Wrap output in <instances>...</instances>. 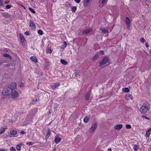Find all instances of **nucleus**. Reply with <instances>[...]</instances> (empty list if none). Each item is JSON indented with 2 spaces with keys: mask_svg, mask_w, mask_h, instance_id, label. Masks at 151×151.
I'll return each instance as SVG.
<instances>
[{
  "mask_svg": "<svg viewBox=\"0 0 151 151\" xmlns=\"http://www.w3.org/2000/svg\"><path fill=\"white\" fill-rule=\"evenodd\" d=\"M150 54H151V49L150 50Z\"/></svg>",
  "mask_w": 151,
  "mask_h": 151,
  "instance_id": "nucleus-59",
  "label": "nucleus"
},
{
  "mask_svg": "<svg viewBox=\"0 0 151 151\" xmlns=\"http://www.w3.org/2000/svg\"><path fill=\"white\" fill-rule=\"evenodd\" d=\"M122 91L125 93H127L129 91V89L127 88H122Z\"/></svg>",
  "mask_w": 151,
  "mask_h": 151,
  "instance_id": "nucleus-21",
  "label": "nucleus"
},
{
  "mask_svg": "<svg viewBox=\"0 0 151 151\" xmlns=\"http://www.w3.org/2000/svg\"><path fill=\"white\" fill-rule=\"evenodd\" d=\"M109 58L108 56H106L104 57L103 59L101 60L99 65L100 66H102L109 62Z\"/></svg>",
  "mask_w": 151,
  "mask_h": 151,
  "instance_id": "nucleus-3",
  "label": "nucleus"
},
{
  "mask_svg": "<svg viewBox=\"0 0 151 151\" xmlns=\"http://www.w3.org/2000/svg\"><path fill=\"white\" fill-rule=\"evenodd\" d=\"M1 63H0V65H1Z\"/></svg>",
  "mask_w": 151,
  "mask_h": 151,
  "instance_id": "nucleus-61",
  "label": "nucleus"
},
{
  "mask_svg": "<svg viewBox=\"0 0 151 151\" xmlns=\"http://www.w3.org/2000/svg\"><path fill=\"white\" fill-rule=\"evenodd\" d=\"M100 53L101 55H103L104 54V52L102 50H100Z\"/></svg>",
  "mask_w": 151,
  "mask_h": 151,
  "instance_id": "nucleus-45",
  "label": "nucleus"
},
{
  "mask_svg": "<svg viewBox=\"0 0 151 151\" xmlns=\"http://www.w3.org/2000/svg\"><path fill=\"white\" fill-rule=\"evenodd\" d=\"M50 136H48V135H47L46 136V137H45V139H47Z\"/></svg>",
  "mask_w": 151,
  "mask_h": 151,
  "instance_id": "nucleus-53",
  "label": "nucleus"
},
{
  "mask_svg": "<svg viewBox=\"0 0 151 151\" xmlns=\"http://www.w3.org/2000/svg\"><path fill=\"white\" fill-rule=\"evenodd\" d=\"M50 134H51V131L50 130V129H47V135L50 136Z\"/></svg>",
  "mask_w": 151,
  "mask_h": 151,
  "instance_id": "nucleus-34",
  "label": "nucleus"
},
{
  "mask_svg": "<svg viewBox=\"0 0 151 151\" xmlns=\"http://www.w3.org/2000/svg\"><path fill=\"white\" fill-rule=\"evenodd\" d=\"M77 9V7L76 6H73L71 9V10L73 12H75Z\"/></svg>",
  "mask_w": 151,
  "mask_h": 151,
  "instance_id": "nucleus-26",
  "label": "nucleus"
},
{
  "mask_svg": "<svg viewBox=\"0 0 151 151\" xmlns=\"http://www.w3.org/2000/svg\"><path fill=\"white\" fill-rule=\"evenodd\" d=\"M91 31L92 30L91 29H87L85 30L84 31L82 32V34L83 35H86L87 34L91 32Z\"/></svg>",
  "mask_w": 151,
  "mask_h": 151,
  "instance_id": "nucleus-14",
  "label": "nucleus"
},
{
  "mask_svg": "<svg viewBox=\"0 0 151 151\" xmlns=\"http://www.w3.org/2000/svg\"><path fill=\"white\" fill-rule=\"evenodd\" d=\"M52 110H50L49 111V113L50 114H51V113H52Z\"/></svg>",
  "mask_w": 151,
  "mask_h": 151,
  "instance_id": "nucleus-58",
  "label": "nucleus"
},
{
  "mask_svg": "<svg viewBox=\"0 0 151 151\" xmlns=\"http://www.w3.org/2000/svg\"><path fill=\"white\" fill-rule=\"evenodd\" d=\"M60 62L62 64L64 65H66L68 64V62L64 60L61 59L60 60Z\"/></svg>",
  "mask_w": 151,
  "mask_h": 151,
  "instance_id": "nucleus-19",
  "label": "nucleus"
},
{
  "mask_svg": "<svg viewBox=\"0 0 151 151\" xmlns=\"http://www.w3.org/2000/svg\"><path fill=\"white\" fill-rule=\"evenodd\" d=\"M97 125L96 123L94 124H93L90 129V131L92 132H94L97 128Z\"/></svg>",
  "mask_w": 151,
  "mask_h": 151,
  "instance_id": "nucleus-5",
  "label": "nucleus"
},
{
  "mask_svg": "<svg viewBox=\"0 0 151 151\" xmlns=\"http://www.w3.org/2000/svg\"><path fill=\"white\" fill-rule=\"evenodd\" d=\"M5 131V129L2 127L0 129V134L3 133Z\"/></svg>",
  "mask_w": 151,
  "mask_h": 151,
  "instance_id": "nucleus-27",
  "label": "nucleus"
},
{
  "mask_svg": "<svg viewBox=\"0 0 151 151\" xmlns=\"http://www.w3.org/2000/svg\"><path fill=\"white\" fill-rule=\"evenodd\" d=\"M145 46L147 48H148L149 47V45L148 43L146 42L145 44Z\"/></svg>",
  "mask_w": 151,
  "mask_h": 151,
  "instance_id": "nucleus-50",
  "label": "nucleus"
},
{
  "mask_svg": "<svg viewBox=\"0 0 151 151\" xmlns=\"http://www.w3.org/2000/svg\"><path fill=\"white\" fill-rule=\"evenodd\" d=\"M126 127L127 129H129L131 128V126L130 124H127L126 125Z\"/></svg>",
  "mask_w": 151,
  "mask_h": 151,
  "instance_id": "nucleus-41",
  "label": "nucleus"
},
{
  "mask_svg": "<svg viewBox=\"0 0 151 151\" xmlns=\"http://www.w3.org/2000/svg\"><path fill=\"white\" fill-rule=\"evenodd\" d=\"M55 150V148L54 149V150Z\"/></svg>",
  "mask_w": 151,
  "mask_h": 151,
  "instance_id": "nucleus-63",
  "label": "nucleus"
},
{
  "mask_svg": "<svg viewBox=\"0 0 151 151\" xmlns=\"http://www.w3.org/2000/svg\"><path fill=\"white\" fill-rule=\"evenodd\" d=\"M0 3L1 4H1V6L3 5V1L2 0H0Z\"/></svg>",
  "mask_w": 151,
  "mask_h": 151,
  "instance_id": "nucleus-51",
  "label": "nucleus"
},
{
  "mask_svg": "<svg viewBox=\"0 0 151 151\" xmlns=\"http://www.w3.org/2000/svg\"><path fill=\"white\" fill-rule=\"evenodd\" d=\"M61 139L60 137H55V143L56 144H58L61 141Z\"/></svg>",
  "mask_w": 151,
  "mask_h": 151,
  "instance_id": "nucleus-15",
  "label": "nucleus"
},
{
  "mask_svg": "<svg viewBox=\"0 0 151 151\" xmlns=\"http://www.w3.org/2000/svg\"><path fill=\"white\" fill-rule=\"evenodd\" d=\"M89 118L88 116H86L83 119L84 122L85 123H87L89 121Z\"/></svg>",
  "mask_w": 151,
  "mask_h": 151,
  "instance_id": "nucleus-20",
  "label": "nucleus"
},
{
  "mask_svg": "<svg viewBox=\"0 0 151 151\" xmlns=\"http://www.w3.org/2000/svg\"><path fill=\"white\" fill-rule=\"evenodd\" d=\"M90 0H85L84 2V5L85 6L87 4H88Z\"/></svg>",
  "mask_w": 151,
  "mask_h": 151,
  "instance_id": "nucleus-31",
  "label": "nucleus"
},
{
  "mask_svg": "<svg viewBox=\"0 0 151 151\" xmlns=\"http://www.w3.org/2000/svg\"><path fill=\"white\" fill-rule=\"evenodd\" d=\"M79 75V73L78 72H76L74 73L73 74V76L75 77H77L78 76V75Z\"/></svg>",
  "mask_w": 151,
  "mask_h": 151,
  "instance_id": "nucleus-36",
  "label": "nucleus"
},
{
  "mask_svg": "<svg viewBox=\"0 0 151 151\" xmlns=\"http://www.w3.org/2000/svg\"><path fill=\"white\" fill-rule=\"evenodd\" d=\"M2 15L3 17L6 18H9L11 17V16L10 15V14L7 12L2 13Z\"/></svg>",
  "mask_w": 151,
  "mask_h": 151,
  "instance_id": "nucleus-9",
  "label": "nucleus"
},
{
  "mask_svg": "<svg viewBox=\"0 0 151 151\" xmlns=\"http://www.w3.org/2000/svg\"><path fill=\"white\" fill-rule=\"evenodd\" d=\"M29 25L30 27L32 29H35L36 28V26L35 23L31 20L30 21Z\"/></svg>",
  "mask_w": 151,
  "mask_h": 151,
  "instance_id": "nucleus-8",
  "label": "nucleus"
},
{
  "mask_svg": "<svg viewBox=\"0 0 151 151\" xmlns=\"http://www.w3.org/2000/svg\"><path fill=\"white\" fill-rule=\"evenodd\" d=\"M20 133H21V134H24L26 133V132H24V131H22L20 132Z\"/></svg>",
  "mask_w": 151,
  "mask_h": 151,
  "instance_id": "nucleus-49",
  "label": "nucleus"
},
{
  "mask_svg": "<svg viewBox=\"0 0 151 151\" xmlns=\"http://www.w3.org/2000/svg\"><path fill=\"white\" fill-rule=\"evenodd\" d=\"M17 132L16 130H11L10 132V134L11 135L14 136L17 134Z\"/></svg>",
  "mask_w": 151,
  "mask_h": 151,
  "instance_id": "nucleus-17",
  "label": "nucleus"
},
{
  "mask_svg": "<svg viewBox=\"0 0 151 151\" xmlns=\"http://www.w3.org/2000/svg\"><path fill=\"white\" fill-rule=\"evenodd\" d=\"M36 109H34L32 110H31V111H32V112H33V115L35 114H36V111H35Z\"/></svg>",
  "mask_w": 151,
  "mask_h": 151,
  "instance_id": "nucleus-42",
  "label": "nucleus"
},
{
  "mask_svg": "<svg viewBox=\"0 0 151 151\" xmlns=\"http://www.w3.org/2000/svg\"><path fill=\"white\" fill-rule=\"evenodd\" d=\"M16 87V84L15 82H13L11 83L10 86L11 88H12V90L13 89H15Z\"/></svg>",
  "mask_w": 151,
  "mask_h": 151,
  "instance_id": "nucleus-11",
  "label": "nucleus"
},
{
  "mask_svg": "<svg viewBox=\"0 0 151 151\" xmlns=\"http://www.w3.org/2000/svg\"><path fill=\"white\" fill-rule=\"evenodd\" d=\"M151 132V128H149L148 130H147L145 134L146 136L147 137H149L150 135Z\"/></svg>",
  "mask_w": 151,
  "mask_h": 151,
  "instance_id": "nucleus-13",
  "label": "nucleus"
},
{
  "mask_svg": "<svg viewBox=\"0 0 151 151\" xmlns=\"http://www.w3.org/2000/svg\"><path fill=\"white\" fill-rule=\"evenodd\" d=\"M125 23L127 25H129L130 24V21L128 17H126L125 18Z\"/></svg>",
  "mask_w": 151,
  "mask_h": 151,
  "instance_id": "nucleus-16",
  "label": "nucleus"
},
{
  "mask_svg": "<svg viewBox=\"0 0 151 151\" xmlns=\"http://www.w3.org/2000/svg\"><path fill=\"white\" fill-rule=\"evenodd\" d=\"M143 118H145V119H150L149 118H147V117H146L145 116H143Z\"/></svg>",
  "mask_w": 151,
  "mask_h": 151,
  "instance_id": "nucleus-54",
  "label": "nucleus"
},
{
  "mask_svg": "<svg viewBox=\"0 0 151 151\" xmlns=\"http://www.w3.org/2000/svg\"><path fill=\"white\" fill-rule=\"evenodd\" d=\"M3 56L5 57H9L10 59L12 58L11 56L7 54H4Z\"/></svg>",
  "mask_w": 151,
  "mask_h": 151,
  "instance_id": "nucleus-28",
  "label": "nucleus"
},
{
  "mask_svg": "<svg viewBox=\"0 0 151 151\" xmlns=\"http://www.w3.org/2000/svg\"><path fill=\"white\" fill-rule=\"evenodd\" d=\"M8 2H9V1H6L5 2V4H8Z\"/></svg>",
  "mask_w": 151,
  "mask_h": 151,
  "instance_id": "nucleus-57",
  "label": "nucleus"
},
{
  "mask_svg": "<svg viewBox=\"0 0 151 151\" xmlns=\"http://www.w3.org/2000/svg\"><path fill=\"white\" fill-rule=\"evenodd\" d=\"M77 3H79L80 1L81 0H74Z\"/></svg>",
  "mask_w": 151,
  "mask_h": 151,
  "instance_id": "nucleus-44",
  "label": "nucleus"
},
{
  "mask_svg": "<svg viewBox=\"0 0 151 151\" xmlns=\"http://www.w3.org/2000/svg\"><path fill=\"white\" fill-rule=\"evenodd\" d=\"M18 93L17 91H15L12 93V98L14 99L18 97Z\"/></svg>",
  "mask_w": 151,
  "mask_h": 151,
  "instance_id": "nucleus-7",
  "label": "nucleus"
},
{
  "mask_svg": "<svg viewBox=\"0 0 151 151\" xmlns=\"http://www.w3.org/2000/svg\"><path fill=\"white\" fill-rule=\"evenodd\" d=\"M91 92V91H88L85 94V99L87 101L90 98Z\"/></svg>",
  "mask_w": 151,
  "mask_h": 151,
  "instance_id": "nucleus-4",
  "label": "nucleus"
},
{
  "mask_svg": "<svg viewBox=\"0 0 151 151\" xmlns=\"http://www.w3.org/2000/svg\"><path fill=\"white\" fill-rule=\"evenodd\" d=\"M139 148V147L136 145H134L133 148L135 151H136Z\"/></svg>",
  "mask_w": 151,
  "mask_h": 151,
  "instance_id": "nucleus-29",
  "label": "nucleus"
},
{
  "mask_svg": "<svg viewBox=\"0 0 151 151\" xmlns=\"http://www.w3.org/2000/svg\"><path fill=\"white\" fill-rule=\"evenodd\" d=\"M0 151H7L5 149H0Z\"/></svg>",
  "mask_w": 151,
  "mask_h": 151,
  "instance_id": "nucleus-48",
  "label": "nucleus"
},
{
  "mask_svg": "<svg viewBox=\"0 0 151 151\" xmlns=\"http://www.w3.org/2000/svg\"><path fill=\"white\" fill-rule=\"evenodd\" d=\"M99 55L98 53L96 54L93 57V60H94L96 59H97L99 57Z\"/></svg>",
  "mask_w": 151,
  "mask_h": 151,
  "instance_id": "nucleus-22",
  "label": "nucleus"
},
{
  "mask_svg": "<svg viewBox=\"0 0 151 151\" xmlns=\"http://www.w3.org/2000/svg\"><path fill=\"white\" fill-rule=\"evenodd\" d=\"M127 27L128 29H129V27H130V25H127Z\"/></svg>",
  "mask_w": 151,
  "mask_h": 151,
  "instance_id": "nucleus-55",
  "label": "nucleus"
},
{
  "mask_svg": "<svg viewBox=\"0 0 151 151\" xmlns=\"http://www.w3.org/2000/svg\"><path fill=\"white\" fill-rule=\"evenodd\" d=\"M108 151H111V149L110 148L108 149Z\"/></svg>",
  "mask_w": 151,
  "mask_h": 151,
  "instance_id": "nucleus-56",
  "label": "nucleus"
},
{
  "mask_svg": "<svg viewBox=\"0 0 151 151\" xmlns=\"http://www.w3.org/2000/svg\"><path fill=\"white\" fill-rule=\"evenodd\" d=\"M10 150L11 151H16V150L13 147H12L10 149Z\"/></svg>",
  "mask_w": 151,
  "mask_h": 151,
  "instance_id": "nucleus-39",
  "label": "nucleus"
},
{
  "mask_svg": "<svg viewBox=\"0 0 151 151\" xmlns=\"http://www.w3.org/2000/svg\"><path fill=\"white\" fill-rule=\"evenodd\" d=\"M140 41L141 42L144 43L145 41V40L143 38H141L140 39Z\"/></svg>",
  "mask_w": 151,
  "mask_h": 151,
  "instance_id": "nucleus-40",
  "label": "nucleus"
},
{
  "mask_svg": "<svg viewBox=\"0 0 151 151\" xmlns=\"http://www.w3.org/2000/svg\"><path fill=\"white\" fill-rule=\"evenodd\" d=\"M105 2V0H102V1H101V3L102 4L104 3Z\"/></svg>",
  "mask_w": 151,
  "mask_h": 151,
  "instance_id": "nucleus-52",
  "label": "nucleus"
},
{
  "mask_svg": "<svg viewBox=\"0 0 151 151\" xmlns=\"http://www.w3.org/2000/svg\"><path fill=\"white\" fill-rule=\"evenodd\" d=\"M21 145L20 144L17 145L16 146V148L18 150H21Z\"/></svg>",
  "mask_w": 151,
  "mask_h": 151,
  "instance_id": "nucleus-25",
  "label": "nucleus"
},
{
  "mask_svg": "<svg viewBox=\"0 0 151 151\" xmlns=\"http://www.w3.org/2000/svg\"><path fill=\"white\" fill-rule=\"evenodd\" d=\"M39 99V98L38 97H36L35 98L33 99L32 100L33 101L35 102V101H37V100Z\"/></svg>",
  "mask_w": 151,
  "mask_h": 151,
  "instance_id": "nucleus-38",
  "label": "nucleus"
},
{
  "mask_svg": "<svg viewBox=\"0 0 151 151\" xmlns=\"http://www.w3.org/2000/svg\"><path fill=\"white\" fill-rule=\"evenodd\" d=\"M12 6L10 5H7L6 6V8L7 9H10L12 7Z\"/></svg>",
  "mask_w": 151,
  "mask_h": 151,
  "instance_id": "nucleus-37",
  "label": "nucleus"
},
{
  "mask_svg": "<svg viewBox=\"0 0 151 151\" xmlns=\"http://www.w3.org/2000/svg\"><path fill=\"white\" fill-rule=\"evenodd\" d=\"M127 96L129 98H131L132 99V95L130 94H129L127 95Z\"/></svg>",
  "mask_w": 151,
  "mask_h": 151,
  "instance_id": "nucleus-47",
  "label": "nucleus"
},
{
  "mask_svg": "<svg viewBox=\"0 0 151 151\" xmlns=\"http://www.w3.org/2000/svg\"><path fill=\"white\" fill-rule=\"evenodd\" d=\"M25 39L24 36L22 35H20L19 36V40L21 42H24Z\"/></svg>",
  "mask_w": 151,
  "mask_h": 151,
  "instance_id": "nucleus-10",
  "label": "nucleus"
},
{
  "mask_svg": "<svg viewBox=\"0 0 151 151\" xmlns=\"http://www.w3.org/2000/svg\"><path fill=\"white\" fill-rule=\"evenodd\" d=\"M101 29V30L102 32L105 34L108 33L109 32V31L108 30L105 29Z\"/></svg>",
  "mask_w": 151,
  "mask_h": 151,
  "instance_id": "nucleus-24",
  "label": "nucleus"
},
{
  "mask_svg": "<svg viewBox=\"0 0 151 151\" xmlns=\"http://www.w3.org/2000/svg\"><path fill=\"white\" fill-rule=\"evenodd\" d=\"M67 43L65 41L64 42L63 46L61 47V49L64 48L66 47L67 45Z\"/></svg>",
  "mask_w": 151,
  "mask_h": 151,
  "instance_id": "nucleus-23",
  "label": "nucleus"
},
{
  "mask_svg": "<svg viewBox=\"0 0 151 151\" xmlns=\"http://www.w3.org/2000/svg\"><path fill=\"white\" fill-rule=\"evenodd\" d=\"M25 34L27 35H29V33L28 31H26L25 32Z\"/></svg>",
  "mask_w": 151,
  "mask_h": 151,
  "instance_id": "nucleus-43",
  "label": "nucleus"
},
{
  "mask_svg": "<svg viewBox=\"0 0 151 151\" xmlns=\"http://www.w3.org/2000/svg\"><path fill=\"white\" fill-rule=\"evenodd\" d=\"M29 9L32 12L33 14H35L36 13V12L32 8H31L30 7H29Z\"/></svg>",
  "mask_w": 151,
  "mask_h": 151,
  "instance_id": "nucleus-32",
  "label": "nucleus"
},
{
  "mask_svg": "<svg viewBox=\"0 0 151 151\" xmlns=\"http://www.w3.org/2000/svg\"><path fill=\"white\" fill-rule=\"evenodd\" d=\"M114 128L116 129H120L122 127V124H118L115 126L114 127Z\"/></svg>",
  "mask_w": 151,
  "mask_h": 151,
  "instance_id": "nucleus-12",
  "label": "nucleus"
},
{
  "mask_svg": "<svg viewBox=\"0 0 151 151\" xmlns=\"http://www.w3.org/2000/svg\"><path fill=\"white\" fill-rule=\"evenodd\" d=\"M38 33L40 35H42L43 34V32L41 29H39L38 31Z\"/></svg>",
  "mask_w": 151,
  "mask_h": 151,
  "instance_id": "nucleus-33",
  "label": "nucleus"
},
{
  "mask_svg": "<svg viewBox=\"0 0 151 151\" xmlns=\"http://www.w3.org/2000/svg\"><path fill=\"white\" fill-rule=\"evenodd\" d=\"M0 4H1L0 3ZM1 6V4H0V6Z\"/></svg>",
  "mask_w": 151,
  "mask_h": 151,
  "instance_id": "nucleus-62",
  "label": "nucleus"
},
{
  "mask_svg": "<svg viewBox=\"0 0 151 151\" xmlns=\"http://www.w3.org/2000/svg\"><path fill=\"white\" fill-rule=\"evenodd\" d=\"M34 143H35L34 142H27L26 143V145H29V146H31V145H32L33 144H34Z\"/></svg>",
  "mask_w": 151,
  "mask_h": 151,
  "instance_id": "nucleus-30",
  "label": "nucleus"
},
{
  "mask_svg": "<svg viewBox=\"0 0 151 151\" xmlns=\"http://www.w3.org/2000/svg\"><path fill=\"white\" fill-rule=\"evenodd\" d=\"M46 52L47 53L50 54L52 52V50L49 49H47L46 50Z\"/></svg>",
  "mask_w": 151,
  "mask_h": 151,
  "instance_id": "nucleus-35",
  "label": "nucleus"
},
{
  "mask_svg": "<svg viewBox=\"0 0 151 151\" xmlns=\"http://www.w3.org/2000/svg\"><path fill=\"white\" fill-rule=\"evenodd\" d=\"M35 63L37 62V59L34 56H32L30 58Z\"/></svg>",
  "mask_w": 151,
  "mask_h": 151,
  "instance_id": "nucleus-18",
  "label": "nucleus"
},
{
  "mask_svg": "<svg viewBox=\"0 0 151 151\" xmlns=\"http://www.w3.org/2000/svg\"><path fill=\"white\" fill-rule=\"evenodd\" d=\"M150 108V105L147 102L144 103L140 108V110L142 114H143L148 111Z\"/></svg>",
  "mask_w": 151,
  "mask_h": 151,
  "instance_id": "nucleus-1",
  "label": "nucleus"
},
{
  "mask_svg": "<svg viewBox=\"0 0 151 151\" xmlns=\"http://www.w3.org/2000/svg\"><path fill=\"white\" fill-rule=\"evenodd\" d=\"M51 123V122L49 124V125H50Z\"/></svg>",
  "mask_w": 151,
  "mask_h": 151,
  "instance_id": "nucleus-60",
  "label": "nucleus"
},
{
  "mask_svg": "<svg viewBox=\"0 0 151 151\" xmlns=\"http://www.w3.org/2000/svg\"><path fill=\"white\" fill-rule=\"evenodd\" d=\"M24 84L22 83H21L19 84V87H22L23 86Z\"/></svg>",
  "mask_w": 151,
  "mask_h": 151,
  "instance_id": "nucleus-46",
  "label": "nucleus"
},
{
  "mask_svg": "<svg viewBox=\"0 0 151 151\" xmlns=\"http://www.w3.org/2000/svg\"><path fill=\"white\" fill-rule=\"evenodd\" d=\"M60 85L59 83H53L51 85V87L52 89H54L58 87Z\"/></svg>",
  "mask_w": 151,
  "mask_h": 151,
  "instance_id": "nucleus-6",
  "label": "nucleus"
},
{
  "mask_svg": "<svg viewBox=\"0 0 151 151\" xmlns=\"http://www.w3.org/2000/svg\"><path fill=\"white\" fill-rule=\"evenodd\" d=\"M12 88L9 86H6L4 87L2 94L3 96H9L12 93Z\"/></svg>",
  "mask_w": 151,
  "mask_h": 151,
  "instance_id": "nucleus-2",
  "label": "nucleus"
}]
</instances>
